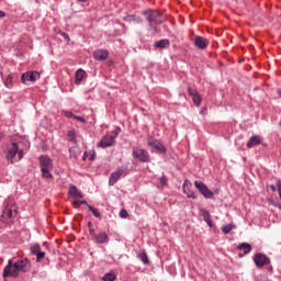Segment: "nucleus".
<instances>
[{"instance_id":"nucleus-14","label":"nucleus","mask_w":281,"mask_h":281,"mask_svg":"<svg viewBox=\"0 0 281 281\" xmlns=\"http://www.w3.org/2000/svg\"><path fill=\"white\" fill-rule=\"evenodd\" d=\"M188 93L190 98H192V102L195 106H201V94H199V91L196 89L188 88Z\"/></svg>"},{"instance_id":"nucleus-33","label":"nucleus","mask_w":281,"mask_h":281,"mask_svg":"<svg viewBox=\"0 0 281 281\" xmlns=\"http://www.w3.org/2000/svg\"><path fill=\"white\" fill-rule=\"evenodd\" d=\"M40 251H41V246L40 245H33L31 247V254H33V256H36Z\"/></svg>"},{"instance_id":"nucleus-42","label":"nucleus","mask_w":281,"mask_h":281,"mask_svg":"<svg viewBox=\"0 0 281 281\" xmlns=\"http://www.w3.org/2000/svg\"><path fill=\"white\" fill-rule=\"evenodd\" d=\"M0 19H5V12L0 11Z\"/></svg>"},{"instance_id":"nucleus-31","label":"nucleus","mask_w":281,"mask_h":281,"mask_svg":"<svg viewBox=\"0 0 281 281\" xmlns=\"http://www.w3.org/2000/svg\"><path fill=\"white\" fill-rule=\"evenodd\" d=\"M139 260L144 263V265H148L149 259H148V255L146 252H142L138 256Z\"/></svg>"},{"instance_id":"nucleus-3","label":"nucleus","mask_w":281,"mask_h":281,"mask_svg":"<svg viewBox=\"0 0 281 281\" xmlns=\"http://www.w3.org/2000/svg\"><path fill=\"white\" fill-rule=\"evenodd\" d=\"M16 216V205L10 199L4 201V210L2 212V218L7 223H12Z\"/></svg>"},{"instance_id":"nucleus-4","label":"nucleus","mask_w":281,"mask_h":281,"mask_svg":"<svg viewBox=\"0 0 281 281\" xmlns=\"http://www.w3.org/2000/svg\"><path fill=\"white\" fill-rule=\"evenodd\" d=\"M40 168L42 170V177H44V179L54 178V176L52 175L53 164L49 157L47 156L40 157Z\"/></svg>"},{"instance_id":"nucleus-26","label":"nucleus","mask_w":281,"mask_h":281,"mask_svg":"<svg viewBox=\"0 0 281 281\" xmlns=\"http://www.w3.org/2000/svg\"><path fill=\"white\" fill-rule=\"evenodd\" d=\"M87 207H88L89 212H91L95 218H100V216H102L100 214V211H98V209L91 206V204H87Z\"/></svg>"},{"instance_id":"nucleus-47","label":"nucleus","mask_w":281,"mask_h":281,"mask_svg":"<svg viewBox=\"0 0 281 281\" xmlns=\"http://www.w3.org/2000/svg\"><path fill=\"white\" fill-rule=\"evenodd\" d=\"M277 93H278V95L281 97V89H279V90L277 91Z\"/></svg>"},{"instance_id":"nucleus-15","label":"nucleus","mask_w":281,"mask_h":281,"mask_svg":"<svg viewBox=\"0 0 281 281\" xmlns=\"http://www.w3.org/2000/svg\"><path fill=\"white\" fill-rule=\"evenodd\" d=\"M93 57L95 60H106V58H109V50L97 49L93 53Z\"/></svg>"},{"instance_id":"nucleus-25","label":"nucleus","mask_w":281,"mask_h":281,"mask_svg":"<svg viewBox=\"0 0 281 281\" xmlns=\"http://www.w3.org/2000/svg\"><path fill=\"white\" fill-rule=\"evenodd\" d=\"M102 280L103 281H116L117 280V276H115V273H113V272H108V273L104 274Z\"/></svg>"},{"instance_id":"nucleus-13","label":"nucleus","mask_w":281,"mask_h":281,"mask_svg":"<svg viewBox=\"0 0 281 281\" xmlns=\"http://www.w3.org/2000/svg\"><path fill=\"white\" fill-rule=\"evenodd\" d=\"M124 168H119L117 171L112 172L109 179V186L116 184L117 181H120V179L122 178V175H124Z\"/></svg>"},{"instance_id":"nucleus-51","label":"nucleus","mask_w":281,"mask_h":281,"mask_svg":"<svg viewBox=\"0 0 281 281\" xmlns=\"http://www.w3.org/2000/svg\"><path fill=\"white\" fill-rule=\"evenodd\" d=\"M0 137H1V134H0Z\"/></svg>"},{"instance_id":"nucleus-34","label":"nucleus","mask_w":281,"mask_h":281,"mask_svg":"<svg viewBox=\"0 0 281 281\" xmlns=\"http://www.w3.org/2000/svg\"><path fill=\"white\" fill-rule=\"evenodd\" d=\"M63 115H65V117H68V119L76 117V115L71 111H63Z\"/></svg>"},{"instance_id":"nucleus-44","label":"nucleus","mask_w":281,"mask_h":281,"mask_svg":"<svg viewBox=\"0 0 281 281\" xmlns=\"http://www.w3.org/2000/svg\"><path fill=\"white\" fill-rule=\"evenodd\" d=\"M88 228H89V229H92V228H93V223L89 222V223H88Z\"/></svg>"},{"instance_id":"nucleus-21","label":"nucleus","mask_w":281,"mask_h":281,"mask_svg":"<svg viewBox=\"0 0 281 281\" xmlns=\"http://www.w3.org/2000/svg\"><path fill=\"white\" fill-rule=\"evenodd\" d=\"M70 159H78L80 156V148L78 147H70L69 149Z\"/></svg>"},{"instance_id":"nucleus-5","label":"nucleus","mask_w":281,"mask_h":281,"mask_svg":"<svg viewBox=\"0 0 281 281\" xmlns=\"http://www.w3.org/2000/svg\"><path fill=\"white\" fill-rule=\"evenodd\" d=\"M132 155L134 159H137L142 164H150V154L146 149L134 148Z\"/></svg>"},{"instance_id":"nucleus-32","label":"nucleus","mask_w":281,"mask_h":281,"mask_svg":"<svg viewBox=\"0 0 281 281\" xmlns=\"http://www.w3.org/2000/svg\"><path fill=\"white\" fill-rule=\"evenodd\" d=\"M74 207H80V205H89V203L85 200H76L74 203H72Z\"/></svg>"},{"instance_id":"nucleus-43","label":"nucleus","mask_w":281,"mask_h":281,"mask_svg":"<svg viewBox=\"0 0 281 281\" xmlns=\"http://www.w3.org/2000/svg\"><path fill=\"white\" fill-rule=\"evenodd\" d=\"M63 38H69V35L67 33H61Z\"/></svg>"},{"instance_id":"nucleus-17","label":"nucleus","mask_w":281,"mask_h":281,"mask_svg":"<svg viewBox=\"0 0 281 281\" xmlns=\"http://www.w3.org/2000/svg\"><path fill=\"white\" fill-rule=\"evenodd\" d=\"M94 241L98 245H104L109 243V235L105 232H102L99 235L94 236Z\"/></svg>"},{"instance_id":"nucleus-10","label":"nucleus","mask_w":281,"mask_h":281,"mask_svg":"<svg viewBox=\"0 0 281 281\" xmlns=\"http://www.w3.org/2000/svg\"><path fill=\"white\" fill-rule=\"evenodd\" d=\"M113 144H115V136L108 134L101 138L98 146L100 148H109V147L113 146Z\"/></svg>"},{"instance_id":"nucleus-23","label":"nucleus","mask_w":281,"mask_h":281,"mask_svg":"<svg viewBox=\"0 0 281 281\" xmlns=\"http://www.w3.org/2000/svg\"><path fill=\"white\" fill-rule=\"evenodd\" d=\"M69 194L74 196V199H82V193H80V191H78V188L74 186L70 187Z\"/></svg>"},{"instance_id":"nucleus-38","label":"nucleus","mask_w":281,"mask_h":281,"mask_svg":"<svg viewBox=\"0 0 281 281\" xmlns=\"http://www.w3.org/2000/svg\"><path fill=\"white\" fill-rule=\"evenodd\" d=\"M159 183L161 186H168V179H166V176L159 178Z\"/></svg>"},{"instance_id":"nucleus-7","label":"nucleus","mask_w":281,"mask_h":281,"mask_svg":"<svg viewBox=\"0 0 281 281\" xmlns=\"http://www.w3.org/2000/svg\"><path fill=\"white\" fill-rule=\"evenodd\" d=\"M36 80H41V74L38 71H26L22 74L21 81L23 85L25 82H36Z\"/></svg>"},{"instance_id":"nucleus-1","label":"nucleus","mask_w":281,"mask_h":281,"mask_svg":"<svg viewBox=\"0 0 281 281\" xmlns=\"http://www.w3.org/2000/svg\"><path fill=\"white\" fill-rule=\"evenodd\" d=\"M32 269V263L27 258L18 259L15 262L9 259L8 265L3 269V278H19V273H27Z\"/></svg>"},{"instance_id":"nucleus-30","label":"nucleus","mask_w":281,"mask_h":281,"mask_svg":"<svg viewBox=\"0 0 281 281\" xmlns=\"http://www.w3.org/2000/svg\"><path fill=\"white\" fill-rule=\"evenodd\" d=\"M234 229V224H226L222 227L223 234H229Z\"/></svg>"},{"instance_id":"nucleus-37","label":"nucleus","mask_w":281,"mask_h":281,"mask_svg":"<svg viewBox=\"0 0 281 281\" xmlns=\"http://www.w3.org/2000/svg\"><path fill=\"white\" fill-rule=\"evenodd\" d=\"M120 133H122V128L116 127V130L114 132H112L110 135H112V137H114V139L117 137V135H120Z\"/></svg>"},{"instance_id":"nucleus-49","label":"nucleus","mask_w":281,"mask_h":281,"mask_svg":"<svg viewBox=\"0 0 281 281\" xmlns=\"http://www.w3.org/2000/svg\"><path fill=\"white\" fill-rule=\"evenodd\" d=\"M80 3H85L87 0H78Z\"/></svg>"},{"instance_id":"nucleus-20","label":"nucleus","mask_w":281,"mask_h":281,"mask_svg":"<svg viewBox=\"0 0 281 281\" xmlns=\"http://www.w3.org/2000/svg\"><path fill=\"white\" fill-rule=\"evenodd\" d=\"M237 249L239 251H244L245 255L247 254H250L251 252V245L247 244V243H243V244H239L237 246Z\"/></svg>"},{"instance_id":"nucleus-39","label":"nucleus","mask_w":281,"mask_h":281,"mask_svg":"<svg viewBox=\"0 0 281 281\" xmlns=\"http://www.w3.org/2000/svg\"><path fill=\"white\" fill-rule=\"evenodd\" d=\"M74 120H78V122H81L82 124H87V120H85V117L82 116L75 115Z\"/></svg>"},{"instance_id":"nucleus-45","label":"nucleus","mask_w":281,"mask_h":281,"mask_svg":"<svg viewBox=\"0 0 281 281\" xmlns=\"http://www.w3.org/2000/svg\"><path fill=\"white\" fill-rule=\"evenodd\" d=\"M201 113L205 115V113H207V109H202Z\"/></svg>"},{"instance_id":"nucleus-46","label":"nucleus","mask_w":281,"mask_h":281,"mask_svg":"<svg viewBox=\"0 0 281 281\" xmlns=\"http://www.w3.org/2000/svg\"><path fill=\"white\" fill-rule=\"evenodd\" d=\"M270 189L272 190V192H276V186L271 184Z\"/></svg>"},{"instance_id":"nucleus-6","label":"nucleus","mask_w":281,"mask_h":281,"mask_svg":"<svg viewBox=\"0 0 281 281\" xmlns=\"http://www.w3.org/2000/svg\"><path fill=\"white\" fill-rule=\"evenodd\" d=\"M194 186L199 192L204 195V199H214V192H212L203 181L195 180Z\"/></svg>"},{"instance_id":"nucleus-28","label":"nucleus","mask_w":281,"mask_h":281,"mask_svg":"<svg viewBox=\"0 0 281 281\" xmlns=\"http://www.w3.org/2000/svg\"><path fill=\"white\" fill-rule=\"evenodd\" d=\"M4 87H7V89H12V87H13L12 75L7 76V78L4 80Z\"/></svg>"},{"instance_id":"nucleus-40","label":"nucleus","mask_w":281,"mask_h":281,"mask_svg":"<svg viewBox=\"0 0 281 281\" xmlns=\"http://www.w3.org/2000/svg\"><path fill=\"white\" fill-rule=\"evenodd\" d=\"M277 190L279 192V199L281 200V182L277 183Z\"/></svg>"},{"instance_id":"nucleus-12","label":"nucleus","mask_w":281,"mask_h":281,"mask_svg":"<svg viewBox=\"0 0 281 281\" xmlns=\"http://www.w3.org/2000/svg\"><path fill=\"white\" fill-rule=\"evenodd\" d=\"M193 44L196 49H207V46L210 45V40L203 36H195Z\"/></svg>"},{"instance_id":"nucleus-2","label":"nucleus","mask_w":281,"mask_h":281,"mask_svg":"<svg viewBox=\"0 0 281 281\" xmlns=\"http://www.w3.org/2000/svg\"><path fill=\"white\" fill-rule=\"evenodd\" d=\"M2 155L5 157L7 161L14 164V161H21L25 153H23V149H19V144L11 143L2 146Z\"/></svg>"},{"instance_id":"nucleus-24","label":"nucleus","mask_w":281,"mask_h":281,"mask_svg":"<svg viewBox=\"0 0 281 281\" xmlns=\"http://www.w3.org/2000/svg\"><path fill=\"white\" fill-rule=\"evenodd\" d=\"M124 21H127V23H142V18L137 15H127L124 18Z\"/></svg>"},{"instance_id":"nucleus-9","label":"nucleus","mask_w":281,"mask_h":281,"mask_svg":"<svg viewBox=\"0 0 281 281\" xmlns=\"http://www.w3.org/2000/svg\"><path fill=\"white\" fill-rule=\"evenodd\" d=\"M254 262L258 269H262V267H265L266 265H269V262H271V259H269V257H267L263 254H257L254 257Z\"/></svg>"},{"instance_id":"nucleus-18","label":"nucleus","mask_w":281,"mask_h":281,"mask_svg":"<svg viewBox=\"0 0 281 281\" xmlns=\"http://www.w3.org/2000/svg\"><path fill=\"white\" fill-rule=\"evenodd\" d=\"M75 85H82V80L87 78V72L82 69H78L75 75Z\"/></svg>"},{"instance_id":"nucleus-11","label":"nucleus","mask_w":281,"mask_h":281,"mask_svg":"<svg viewBox=\"0 0 281 281\" xmlns=\"http://www.w3.org/2000/svg\"><path fill=\"white\" fill-rule=\"evenodd\" d=\"M182 191L188 196V199H196V193L192 191V182H190V180H184L182 184Z\"/></svg>"},{"instance_id":"nucleus-27","label":"nucleus","mask_w":281,"mask_h":281,"mask_svg":"<svg viewBox=\"0 0 281 281\" xmlns=\"http://www.w3.org/2000/svg\"><path fill=\"white\" fill-rule=\"evenodd\" d=\"M147 21H149V23H153V21H155V13L153 11H145L144 12Z\"/></svg>"},{"instance_id":"nucleus-41","label":"nucleus","mask_w":281,"mask_h":281,"mask_svg":"<svg viewBox=\"0 0 281 281\" xmlns=\"http://www.w3.org/2000/svg\"><path fill=\"white\" fill-rule=\"evenodd\" d=\"M89 234H90V236H95V229L94 228H89Z\"/></svg>"},{"instance_id":"nucleus-8","label":"nucleus","mask_w":281,"mask_h":281,"mask_svg":"<svg viewBox=\"0 0 281 281\" xmlns=\"http://www.w3.org/2000/svg\"><path fill=\"white\" fill-rule=\"evenodd\" d=\"M147 144L148 146H150V148H155L156 153H159L161 155L166 154V146H164V144H161L158 139L148 137Z\"/></svg>"},{"instance_id":"nucleus-29","label":"nucleus","mask_w":281,"mask_h":281,"mask_svg":"<svg viewBox=\"0 0 281 281\" xmlns=\"http://www.w3.org/2000/svg\"><path fill=\"white\" fill-rule=\"evenodd\" d=\"M67 137L69 138V142L76 144V131L70 130L67 134Z\"/></svg>"},{"instance_id":"nucleus-48","label":"nucleus","mask_w":281,"mask_h":281,"mask_svg":"<svg viewBox=\"0 0 281 281\" xmlns=\"http://www.w3.org/2000/svg\"><path fill=\"white\" fill-rule=\"evenodd\" d=\"M87 159V151L83 154V160Z\"/></svg>"},{"instance_id":"nucleus-16","label":"nucleus","mask_w":281,"mask_h":281,"mask_svg":"<svg viewBox=\"0 0 281 281\" xmlns=\"http://www.w3.org/2000/svg\"><path fill=\"white\" fill-rule=\"evenodd\" d=\"M156 49H168L170 47V40L165 38L154 43Z\"/></svg>"},{"instance_id":"nucleus-22","label":"nucleus","mask_w":281,"mask_h":281,"mask_svg":"<svg viewBox=\"0 0 281 281\" xmlns=\"http://www.w3.org/2000/svg\"><path fill=\"white\" fill-rule=\"evenodd\" d=\"M201 214L205 221V223L209 225V227H212V215H210V212L205 210H201Z\"/></svg>"},{"instance_id":"nucleus-35","label":"nucleus","mask_w":281,"mask_h":281,"mask_svg":"<svg viewBox=\"0 0 281 281\" xmlns=\"http://www.w3.org/2000/svg\"><path fill=\"white\" fill-rule=\"evenodd\" d=\"M45 258V251H41L36 255V262H41Z\"/></svg>"},{"instance_id":"nucleus-50","label":"nucleus","mask_w":281,"mask_h":281,"mask_svg":"<svg viewBox=\"0 0 281 281\" xmlns=\"http://www.w3.org/2000/svg\"><path fill=\"white\" fill-rule=\"evenodd\" d=\"M239 258H243V255L239 254Z\"/></svg>"},{"instance_id":"nucleus-19","label":"nucleus","mask_w":281,"mask_h":281,"mask_svg":"<svg viewBox=\"0 0 281 281\" xmlns=\"http://www.w3.org/2000/svg\"><path fill=\"white\" fill-rule=\"evenodd\" d=\"M260 136H251L247 143V148H254V146H260Z\"/></svg>"},{"instance_id":"nucleus-36","label":"nucleus","mask_w":281,"mask_h":281,"mask_svg":"<svg viewBox=\"0 0 281 281\" xmlns=\"http://www.w3.org/2000/svg\"><path fill=\"white\" fill-rule=\"evenodd\" d=\"M119 214L121 218H126L128 216V211L122 209Z\"/></svg>"}]
</instances>
